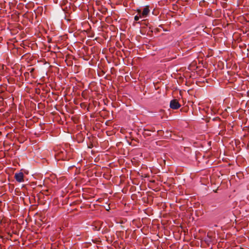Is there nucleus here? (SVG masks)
<instances>
[{"instance_id":"obj_4","label":"nucleus","mask_w":249,"mask_h":249,"mask_svg":"<svg viewBox=\"0 0 249 249\" xmlns=\"http://www.w3.org/2000/svg\"><path fill=\"white\" fill-rule=\"evenodd\" d=\"M149 11V6H146L141 14L142 17H145L148 15Z\"/></svg>"},{"instance_id":"obj_1","label":"nucleus","mask_w":249,"mask_h":249,"mask_svg":"<svg viewBox=\"0 0 249 249\" xmlns=\"http://www.w3.org/2000/svg\"><path fill=\"white\" fill-rule=\"evenodd\" d=\"M56 151V153L55 154V159L57 160H68L69 159L67 156V151L63 148H60L57 151L56 150H55Z\"/></svg>"},{"instance_id":"obj_3","label":"nucleus","mask_w":249,"mask_h":249,"mask_svg":"<svg viewBox=\"0 0 249 249\" xmlns=\"http://www.w3.org/2000/svg\"><path fill=\"white\" fill-rule=\"evenodd\" d=\"M23 177L24 175L22 172L16 173L15 175V178L16 180L18 182H21L24 181Z\"/></svg>"},{"instance_id":"obj_6","label":"nucleus","mask_w":249,"mask_h":249,"mask_svg":"<svg viewBox=\"0 0 249 249\" xmlns=\"http://www.w3.org/2000/svg\"><path fill=\"white\" fill-rule=\"evenodd\" d=\"M149 131H150V130L147 129H144V130H143V134L144 135H150V134H147V132H149Z\"/></svg>"},{"instance_id":"obj_2","label":"nucleus","mask_w":249,"mask_h":249,"mask_svg":"<svg viewBox=\"0 0 249 249\" xmlns=\"http://www.w3.org/2000/svg\"><path fill=\"white\" fill-rule=\"evenodd\" d=\"M181 107L180 104L177 99H173L170 101V107L173 109H178Z\"/></svg>"},{"instance_id":"obj_7","label":"nucleus","mask_w":249,"mask_h":249,"mask_svg":"<svg viewBox=\"0 0 249 249\" xmlns=\"http://www.w3.org/2000/svg\"><path fill=\"white\" fill-rule=\"evenodd\" d=\"M28 70L30 71V72L32 73L35 71V69L31 68V69H29Z\"/></svg>"},{"instance_id":"obj_5","label":"nucleus","mask_w":249,"mask_h":249,"mask_svg":"<svg viewBox=\"0 0 249 249\" xmlns=\"http://www.w3.org/2000/svg\"><path fill=\"white\" fill-rule=\"evenodd\" d=\"M142 16L141 15H136L134 17V19L135 21H138L139 20L140 18H142Z\"/></svg>"},{"instance_id":"obj_8","label":"nucleus","mask_w":249,"mask_h":249,"mask_svg":"<svg viewBox=\"0 0 249 249\" xmlns=\"http://www.w3.org/2000/svg\"><path fill=\"white\" fill-rule=\"evenodd\" d=\"M137 12L138 13L139 15H141V14H142V12H141V9H137Z\"/></svg>"}]
</instances>
